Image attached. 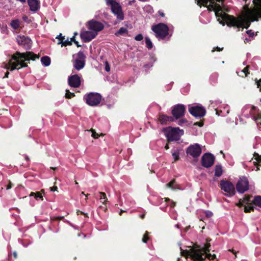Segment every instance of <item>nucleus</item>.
<instances>
[{"mask_svg":"<svg viewBox=\"0 0 261 261\" xmlns=\"http://www.w3.org/2000/svg\"><path fill=\"white\" fill-rule=\"evenodd\" d=\"M65 39V36L63 37L62 41H59L58 44H62V46H67L71 45V41H69L68 39L64 41Z\"/></svg>","mask_w":261,"mask_h":261,"instance_id":"nucleus-30","label":"nucleus"},{"mask_svg":"<svg viewBox=\"0 0 261 261\" xmlns=\"http://www.w3.org/2000/svg\"><path fill=\"white\" fill-rule=\"evenodd\" d=\"M75 95L73 93H71L69 90H66L65 97L67 98H71L72 97L74 96Z\"/></svg>","mask_w":261,"mask_h":261,"instance_id":"nucleus-36","label":"nucleus"},{"mask_svg":"<svg viewBox=\"0 0 261 261\" xmlns=\"http://www.w3.org/2000/svg\"><path fill=\"white\" fill-rule=\"evenodd\" d=\"M186 120H185V119H181V120H180L179 121V123H178V124H181V123H185V122H186Z\"/></svg>","mask_w":261,"mask_h":261,"instance_id":"nucleus-52","label":"nucleus"},{"mask_svg":"<svg viewBox=\"0 0 261 261\" xmlns=\"http://www.w3.org/2000/svg\"><path fill=\"white\" fill-rule=\"evenodd\" d=\"M49 189L51 191H57L58 188L57 186H54L53 187H50Z\"/></svg>","mask_w":261,"mask_h":261,"instance_id":"nucleus-48","label":"nucleus"},{"mask_svg":"<svg viewBox=\"0 0 261 261\" xmlns=\"http://www.w3.org/2000/svg\"><path fill=\"white\" fill-rule=\"evenodd\" d=\"M38 58V55L31 51L23 53L17 51L15 55L12 56L11 59L8 63H3V67L11 71L19 69L20 68L28 66V64L24 63V61L30 60H35Z\"/></svg>","mask_w":261,"mask_h":261,"instance_id":"nucleus-1","label":"nucleus"},{"mask_svg":"<svg viewBox=\"0 0 261 261\" xmlns=\"http://www.w3.org/2000/svg\"><path fill=\"white\" fill-rule=\"evenodd\" d=\"M229 251L232 252L233 254H236L237 252L236 251H234L233 249H232V250L229 249Z\"/></svg>","mask_w":261,"mask_h":261,"instance_id":"nucleus-63","label":"nucleus"},{"mask_svg":"<svg viewBox=\"0 0 261 261\" xmlns=\"http://www.w3.org/2000/svg\"><path fill=\"white\" fill-rule=\"evenodd\" d=\"M220 186L221 190H223L227 196H232L236 193L234 185L230 181L222 180L220 181Z\"/></svg>","mask_w":261,"mask_h":261,"instance_id":"nucleus-8","label":"nucleus"},{"mask_svg":"<svg viewBox=\"0 0 261 261\" xmlns=\"http://www.w3.org/2000/svg\"><path fill=\"white\" fill-rule=\"evenodd\" d=\"M260 83H261V79H259V80L257 82V88H259L260 87Z\"/></svg>","mask_w":261,"mask_h":261,"instance_id":"nucleus-51","label":"nucleus"},{"mask_svg":"<svg viewBox=\"0 0 261 261\" xmlns=\"http://www.w3.org/2000/svg\"><path fill=\"white\" fill-rule=\"evenodd\" d=\"M145 43L148 48L151 49L152 48V43L148 37H145Z\"/></svg>","mask_w":261,"mask_h":261,"instance_id":"nucleus-33","label":"nucleus"},{"mask_svg":"<svg viewBox=\"0 0 261 261\" xmlns=\"http://www.w3.org/2000/svg\"><path fill=\"white\" fill-rule=\"evenodd\" d=\"M90 131L92 132V136L95 138V139H96V138H98V135L96 133V132L94 130V129H91Z\"/></svg>","mask_w":261,"mask_h":261,"instance_id":"nucleus-43","label":"nucleus"},{"mask_svg":"<svg viewBox=\"0 0 261 261\" xmlns=\"http://www.w3.org/2000/svg\"><path fill=\"white\" fill-rule=\"evenodd\" d=\"M215 157L211 153H205L202 157V165L206 168L211 167L214 163Z\"/></svg>","mask_w":261,"mask_h":261,"instance_id":"nucleus-14","label":"nucleus"},{"mask_svg":"<svg viewBox=\"0 0 261 261\" xmlns=\"http://www.w3.org/2000/svg\"><path fill=\"white\" fill-rule=\"evenodd\" d=\"M225 19L226 20V23L228 26H235L239 28L243 24V23L241 21V20L236 19L233 16L228 15L226 16Z\"/></svg>","mask_w":261,"mask_h":261,"instance_id":"nucleus-17","label":"nucleus"},{"mask_svg":"<svg viewBox=\"0 0 261 261\" xmlns=\"http://www.w3.org/2000/svg\"><path fill=\"white\" fill-rule=\"evenodd\" d=\"M246 33L250 36L253 35V32H252L251 30H248L246 32Z\"/></svg>","mask_w":261,"mask_h":261,"instance_id":"nucleus-49","label":"nucleus"},{"mask_svg":"<svg viewBox=\"0 0 261 261\" xmlns=\"http://www.w3.org/2000/svg\"><path fill=\"white\" fill-rule=\"evenodd\" d=\"M197 5L201 7V5L204 6H207L208 3V0H195Z\"/></svg>","mask_w":261,"mask_h":261,"instance_id":"nucleus-32","label":"nucleus"},{"mask_svg":"<svg viewBox=\"0 0 261 261\" xmlns=\"http://www.w3.org/2000/svg\"><path fill=\"white\" fill-rule=\"evenodd\" d=\"M163 130L168 141H178L184 134L183 130H180L178 127H169L164 128Z\"/></svg>","mask_w":261,"mask_h":261,"instance_id":"nucleus-4","label":"nucleus"},{"mask_svg":"<svg viewBox=\"0 0 261 261\" xmlns=\"http://www.w3.org/2000/svg\"><path fill=\"white\" fill-rule=\"evenodd\" d=\"M236 189L239 193H243L249 189V183L245 177L240 178L236 185Z\"/></svg>","mask_w":261,"mask_h":261,"instance_id":"nucleus-11","label":"nucleus"},{"mask_svg":"<svg viewBox=\"0 0 261 261\" xmlns=\"http://www.w3.org/2000/svg\"><path fill=\"white\" fill-rule=\"evenodd\" d=\"M143 38V35L141 34L137 35L135 37V39L136 41H141Z\"/></svg>","mask_w":261,"mask_h":261,"instance_id":"nucleus-42","label":"nucleus"},{"mask_svg":"<svg viewBox=\"0 0 261 261\" xmlns=\"http://www.w3.org/2000/svg\"><path fill=\"white\" fill-rule=\"evenodd\" d=\"M135 2V0H133L129 2V5H132Z\"/></svg>","mask_w":261,"mask_h":261,"instance_id":"nucleus-58","label":"nucleus"},{"mask_svg":"<svg viewBox=\"0 0 261 261\" xmlns=\"http://www.w3.org/2000/svg\"><path fill=\"white\" fill-rule=\"evenodd\" d=\"M74 43L77 45V47L81 46V45L79 44L78 41H74Z\"/></svg>","mask_w":261,"mask_h":261,"instance_id":"nucleus-55","label":"nucleus"},{"mask_svg":"<svg viewBox=\"0 0 261 261\" xmlns=\"http://www.w3.org/2000/svg\"><path fill=\"white\" fill-rule=\"evenodd\" d=\"M190 113L196 117H202L205 114V110L201 106H193L189 109Z\"/></svg>","mask_w":261,"mask_h":261,"instance_id":"nucleus-13","label":"nucleus"},{"mask_svg":"<svg viewBox=\"0 0 261 261\" xmlns=\"http://www.w3.org/2000/svg\"><path fill=\"white\" fill-rule=\"evenodd\" d=\"M30 9L32 11H36L39 7V3L37 0H28Z\"/></svg>","mask_w":261,"mask_h":261,"instance_id":"nucleus-21","label":"nucleus"},{"mask_svg":"<svg viewBox=\"0 0 261 261\" xmlns=\"http://www.w3.org/2000/svg\"><path fill=\"white\" fill-rule=\"evenodd\" d=\"M127 32H128V31L126 28L122 27L119 30V31L118 32L115 33V34L116 36H118L126 34L127 33Z\"/></svg>","mask_w":261,"mask_h":261,"instance_id":"nucleus-29","label":"nucleus"},{"mask_svg":"<svg viewBox=\"0 0 261 261\" xmlns=\"http://www.w3.org/2000/svg\"><path fill=\"white\" fill-rule=\"evenodd\" d=\"M166 186L168 188H170L172 190H175V189H178V188H177L178 186L176 184H175V180L174 179H173L170 182L167 184L166 185Z\"/></svg>","mask_w":261,"mask_h":261,"instance_id":"nucleus-26","label":"nucleus"},{"mask_svg":"<svg viewBox=\"0 0 261 261\" xmlns=\"http://www.w3.org/2000/svg\"><path fill=\"white\" fill-rule=\"evenodd\" d=\"M256 8H249L247 6L244 7V18L241 20L243 24L241 27L247 29L250 25V22L257 20L261 18V0H253Z\"/></svg>","mask_w":261,"mask_h":261,"instance_id":"nucleus-2","label":"nucleus"},{"mask_svg":"<svg viewBox=\"0 0 261 261\" xmlns=\"http://www.w3.org/2000/svg\"><path fill=\"white\" fill-rule=\"evenodd\" d=\"M253 203L261 207V196H255L253 200Z\"/></svg>","mask_w":261,"mask_h":261,"instance_id":"nucleus-28","label":"nucleus"},{"mask_svg":"<svg viewBox=\"0 0 261 261\" xmlns=\"http://www.w3.org/2000/svg\"><path fill=\"white\" fill-rule=\"evenodd\" d=\"M9 74V72L8 71L6 72L5 74V76L4 77H8V75Z\"/></svg>","mask_w":261,"mask_h":261,"instance_id":"nucleus-57","label":"nucleus"},{"mask_svg":"<svg viewBox=\"0 0 261 261\" xmlns=\"http://www.w3.org/2000/svg\"><path fill=\"white\" fill-rule=\"evenodd\" d=\"M224 0H208V3L210 4L208 6V8L210 9H212L214 11L217 12L221 10V7L220 5L217 4L215 3V1L219 3H223Z\"/></svg>","mask_w":261,"mask_h":261,"instance_id":"nucleus-20","label":"nucleus"},{"mask_svg":"<svg viewBox=\"0 0 261 261\" xmlns=\"http://www.w3.org/2000/svg\"><path fill=\"white\" fill-rule=\"evenodd\" d=\"M63 36H62V34H60L58 37H57V38H58L59 40V41H62V38Z\"/></svg>","mask_w":261,"mask_h":261,"instance_id":"nucleus-50","label":"nucleus"},{"mask_svg":"<svg viewBox=\"0 0 261 261\" xmlns=\"http://www.w3.org/2000/svg\"><path fill=\"white\" fill-rule=\"evenodd\" d=\"M254 159L257 161L258 162L261 163V155H259L257 153H254Z\"/></svg>","mask_w":261,"mask_h":261,"instance_id":"nucleus-39","label":"nucleus"},{"mask_svg":"<svg viewBox=\"0 0 261 261\" xmlns=\"http://www.w3.org/2000/svg\"><path fill=\"white\" fill-rule=\"evenodd\" d=\"M244 204H245V203L243 202L242 199H240L239 202L237 204V205L239 207L242 206Z\"/></svg>","mask_w":261,"mask_h":261,"instance_id":"nucleus-46","label":"nucleus"},{"mask_svg":"<svg viewBox=\"0 0 261 261\" xmlns=\"http://www.w3.org/2000/svg\"><path fill=\"white\" fill-rule=\"evenodd\" d=\"M194 125H199L200 126H202L203 125V123H200V122H196L195 123Z\"/></svg>","mask_w":261,"mask_h":261,"instance_id":"nucleus-53","label":"nucleus"},{"mask_svg":"<svg viewBox=\"0 0 261 261\" xmlns=\"http://www.w3.org/2000/svg\"><path fill=\"white\" fill-rule=\"evenodd\" d=\"M99 193L100 195V200L103 204H105L107 201V198L106 197V193L101 192H100Z\"/></svg>","mask_w":261,"mask_h":261,"instance_id":"nucleus-31","label":"nucleus"},{"mask_svg":"<svg viewBox=\"0 0 261 261\" xmlns=\"http://www.w3.org/2000/svg\"><path fill=\"white\" fill-rule=\"evenodd\" d=\"M158 119L162 124H166L168 122L174 121V119L172 117L167 116L163 114L160 115Z\"/></svg>","mask_w":261,"mask_h":261,"instance_id":"nucleus-22","label":"nucleus"},{"mask_svg":"<svg viewBox=\"0 0 261 261\" xmlns=\"http://www.w3.org/2000/svg\"><path fill=\"white\" fill-rule=\"evenodd\" d=\"M30 196H34L36 199H38V198L40 199L41 200H43V196L41 195L40 192H31L30 194Z\"/></svg>","mask_w":261,"mask_h":261,"instance_id":"nucleus-27","label":"nucleus"},{"mask_svg":"<svg viewBox=\"0 0 261 261\" xmlns=\"http://www.w3.org/2000/svg\"><path fill=\"white\" fill-rule=\"evenodd\" d=\"M187 155H191L193 158L199 156L201 153V148L198 144H195L189 146L186 150Z\"/></svg>","mask_w":261,"mask_h":261,"instance_id":"nucleus-10","label":"nucleus"},{"mask_svg":"<svg viewBox=\"0 0 261 261\" xmlns=\"http://www.w3.org/2000/svg\"><path fill=\"white\" fill-rule=\"evenodd\" d=\"M254 210V207L253 206H250L249 207L248 206H245L244 207V212L245 213H249L251 211H253Z\"/></svg>","mask_w":261,"mask_h":261,"instance_id":"nucleus-40","label":"nucleus"},{"mask_svg":"<svg viewBox=\"0 0 261 261\" xmlns=\"http://www.w3.org/2000/svg\"><path fill=\"white\" fill-rule=\"evenodd\" d=\"M165 148L166 150L168 149L169 148V145L168 144H167L165 146Z\"/></svg>","mask_w":261,"mask_h":261,"instance_id":"nucleus-60","label":"nucleus"},{"mask_svg":"<svg viewBox=\"0 0 261 261\" xmlns=\"http://www.w3.org/2000/svg\"><path fill=\"white\" fill-rule=\"evenodd\" d=\"M222 174V169L221 165H216L215 167V175L216 176L219 177Z\"/></svg>","mask_w":261,"mask_h":261,"instance_id":"nucleus-25","label":"nucleus"},{"mask_svg":"<svg viewBox=\"0 0 261 261\" xmlns=\"http://www.w3.org/2000/svg\"><path fill=\"white\" fill-rule=\"evenodd\" d=\"M175 205V203L173 201H172L171 204V206L174 207Z\"/></svg>","mask_w":261,"mask_h":261,"instance_id":"nucleus-59","label":"nucleus"},{"mask_svg":"<svg viewBox=\"0 0 261 261\" xmlns=\"http://www.w3.org/2000/svg\"><path fill=\"white\" fill-rule=\"evenodd\" d=\"M254 120L255 121L257 125H259L261 123V112L259 113L257 116L254 118Z\"/></svg>","mask_w":261,"mask_h":261,"instance_id":"nucleus-35","label":"nucleus"},{"mask_svg":"<svg viewBox=\"0 0 261 261\" xmlns=\"http://www.w3.org/2000/svg\"><path fill=\"white\" fill-rule=\"evenodd\" d=\"M73 58L72 62L76 70H80L84 67L86 57L83 52L79 51L76 55H73Z\"/></svg>","mask_w":261,"mask_h":261,"instance_id":"nucleus-7","label":"nucleus"},{"mask_svg":"<svg viewBox=\"0 0 261 261\" xmlns=\"http://www.w3.org/2000/svg\"><path fill=\"white\" fill-rule=\"evenodd\" d=\"M86 103L91 106H95L98 105L101 100V95L97 93H90L85 97Z\"/></svg>","mask_w":261,"mask_h":261,"instance_id":"nucleus-9","label":"nucleus"},{"mask_svg":"<svg viewBox=\"0 0 261 261\" xmlns=\"http://www.w3.org/2000/svg\"><path fill=\"white\" fill-rule=\"evenodd\" d=\"M223 47H222V48H220V47H216V48H214L212 50V51H213V52H214V51H215L216 50H217V51H220L222 50H223Z\"/></svg>","mask_w":261,"mask_h":261,"instance_id":"nucleus-47","label":"nucleus"},{"mask_svg":"<svg viewBox=\"0 0 261 261\" xmlns=\"http://www.w3.org/2000/svg\"><path fill=\"white\" fill-rule=\"evenodd\" d=\"M108 6L110 5L113 13L116 16L117 18L120 20L124 19V14L122 12L121 6L114 0H106Z\"/></svg>","mask_w":261,"mask_h":261,"instance_id":"nucleus-6","label":"nucleus"},{"mask_svg":"<svg viewBox=\"0 0 261 261\" xmlns=\"http://www.w3.org/2000/svg\"><path fill=\"white\" fill-rule=\"evenodd\" d=\"M77 214H78V215H79L80 214H84V215H85L83 212H82V211H78L77 212Z\"/></svg>","mask_w":261,"mask_h":261,"instance_id":"nucleus-62","label":"nucleus"},{"mask_svg":"<svg viewBox=\"0 0 261 261\" xmlns=\"http://www.w3.org/2000/svg\"><path fill=\"white\" fill-rule=\"evenodd\" d=\"M87 27L89 30L93 32H96L97 33L98 32L101 31L103 29L104 25L100 22L91 20L88 21Z\"/></svg>","mask_w":261,"mask_h":261,"instance_id":"nucleus-15","label":"nucleus"},{"mask_svg":"<svg viewBox=\"0 0 261 261\" xmlns=\"http://www.w3.org/2000/svg\"><path fill=\"white\" fill-rule=\"evenodd\" d=\"M210 246V244L207 243L204 244V246L202 248H200L199 247H190V249L187 251V254L193 259L197 261H203L206 258L209 259H214L216 256L215 254H211L208 253Z\"/></svg>","mask_w":261,"mask_h":261,"instance_id":"nucleus-3","label":"nucleus"},{"mask_svg":"<svg viewBox=\"0 0 261 261\" xmlns=\"http://www.w3.org/2000/svg\"><path fill=\"white\" fill-rule=\"evenodd\" d=\"M151 29L154 32L156 37L159 39H164L169 35V28L163 23L153 25Z\"/></svg>","mask_w":261,"mask_h":261,"instance_id":"nucleus-5","label":"nucleus"},{"mask_svg":"<svg viewBox=\"0 0 261 261\" xmlns=\"http://www.w3.org/2000/svg\"><path fill=\"white\" fill-rule=\"evenodd\" d=\"M149 232L147 231H146L144 235L143 236V237L142 238V242L143 243H147V241L149 240Z\"/></svg>","mask_w":261,"mask_h":261,"instance_id":"nucleus-37","label":"nucleus"},{"mask_svg":"<svg viewBox=\"0 0 261 261\" xmlns=\"http://www.w3.org/2000/svg\"><path fill=\"white\" fill-rule=\"evenodd\" d=\"M12 187L11 183L10 182L7 186V189H10Z\"/></svg>","mask_w":261,"mask_h":261,"instance_id":"nucleus-56","label":"nucleus"},{"mask_svg":"<svg viewBox=\"0 0 261 261\" xmlns=\"http://www.w3.org/2000/svg\"><path fill=\"white\" fill-rule=\"evenodd\" d=\"M186 108L184 105L178 104L173 107L172 114L175 119L182 117L185 115Z\"/></svg>","mask_w":261,"mask_h":261,"instance_id":"nucleus-12","label":"nucleus"},{"mask_svg":"<svg viewBox=\"0 0 261 261\" xmlns=\"http://www.w3.org/2000/svg\"><path fill=\"white\" fill-rule=\"evenodd\" d=\"M159 13L160 15L162 17H164L165 14L163 12L159 11Z\"/></svg>","mask_w":261,"mask_h":261,"instance_id":"nucleus-54","label":"nucleus"},{"mask_svg":"<svg viewBox=\"0 0 261 261\" xmlns=\"http://www.w3.org/2000/svg\"><path fill=\"white\" fill-rule=\"evenodd\" d=\"M105 70L108 72L110 71V67L107 61L105 62Z\"/></svg>","mask_w":261,"mask_h":261,"instance_id":"nucleus-44","label":"nucleus"},{"mask_svg":"<svg viewBox=\"0 0 261 261\" xmlns=\"http://www.w3.org/2000/svg\"><path fill=\"white\" fill-rule=\"evenodd\" d=\"M17 42L19 45H23L26 48H29L31 44V39L24 36H18L17 38Z\"/></svg>","mask_w":261,"mask_h":261,"instance_id":"nucleus-19","label":"nucleus"},{"mask_svg":"<svg viewBox=\"0 0 261 261\" xmlns=\"http://www.w3.org/2000/svg\"><path fill=\"white\" fill-rule=\"evenodd\" d=\"M248 68H249V66H247L242 70V72L245 74V77H246L247 76L248 74H249Z\"/></svg>","mask_w":261,"mask_h":261,"instance_id":"nucleus-41","label":"nucleus"},{"mask_svg":"<svg viewBox=\"0 0 261 261\" xmlns=\"http://www.w3.org/2000/svg\"><path fill=\"white\" fill-rule=\"evenodd\" d=\"M68 82L71 87L78 88L81 85V77L77 74L71 75L68 77Z\"/></svg>","mask_w":261,"mask_h":261,"instance_id":"nucleus-18","label":"nucleus"},{"mask_svg":"<svg viewBox=\"0 0 261 261\" xmlns=\"http://www.w3.org/2000/svg\"><path fill=\"white\" fill-rule=\"evenodd\" d=\"M41 61L43 65L47 66L50 64V59L48 56H44L41 58Z\"/></svg>","mask_w":261,"mask_h":261,"instance_id":"nucleus-23","label":"nucleus"},{"mask_svg":"<svg viewBox=\"0 0 261 261\" xmlns=\"http://www.w3.org/2000/svg\"><path fill=\"white\" fill-rule=\"evenodd\" d=\"M250 198H251V196H248V195H246V196H245L244 198L242 199V200L245 204H248L249 203V202L250 201Z\"/></svg>","mask_w":261,"mask_h":261,"instance_id":"nucleus-38","label":"nucleus"},{"mask_svg":"<svg viewBox=\"0 0 261 261\" xmlns=\"http://www.w3.org/2000/svg\"><path fill=\"white\" fill-rule=\"evenodd\" d=\"M144 217H145V214H142L141 215H140V218L141 219H144Z\"/></svg>","mask_w":261,"mask_h":261,"instance_id":"nucleus-64","label":"nucleus"},{"mask_svg":"<svg viewBox=\"0 0 261 261\" xmlns=\"http://www.w3.org/2000/svg\"><path fill=\"white\" fill-rule=\"evenodd\" d=\"M81 39L85 42L90 41L92 39H94L97 36L96 32L90 31H83L80 34Z\"/></svg>","mask_w":261,"mask_h":261,"instance_id":"nucleus-16","label":"nucleus"},{"mask_svg":"<svg viewBox=\"0 0 261 261\" xmlns=\"http://www.w3.org/2000/svg\"><path fill=\"white\" fill-rule=\"evenodd\" d=\"M12 28L14 30H17L19 28L20 21L18 19L13 20L10 23Z\"/></svg>","mask_w":261,"mask_h":261,"instance_id":"nucleus-24","label":"nucleus"},{"mask_svg":"<svg viewBox=\"0 0 261 261\" xmlns=\"http://www.w3.org/2000/svg\"><path fill=\"white\" fill-rule=\"evenodd\" d=\"M205 214L207 217H211L213 215V213L211 212L208 211L205 212Z\"/></svg>","mask_w":261,"mask_h":261,"instance_id":"nucleus-45","label":"nucleus"},{"mask_svg":"<svg viewBox=\"0 0 261 261\" xmlns=\"http://www.w3.org/2000/svg\"><path fill=\"white\" fill-rule=\"evenodd\" d=\"M40 192L41 193V194H44V193H45V190H44V189H42V190L40 191Z\"/></svg>","mask_w":261,"mask_h":261,"instance_id":"nucleus-61","label":"nucleus"},{"mask_svg":"<svg viewBox=\"0 0 261 261\" xmlns=\"http://www.w3.org/2000/svg\"><path fill=\"white\" fill-rule=\"evenodd\" d=\"M179 152L178 150H176L172 153V156L174 158V161L176 162L179 159Z\"/></svg>","mask_w":261,"mask_h":261,"instance_id":"nucleus-34","label":"nucleus"}]
</instances>
